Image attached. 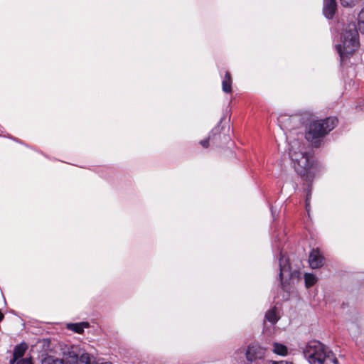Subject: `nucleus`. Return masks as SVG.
<instances>
[{"mask_svg":"<svg viewBox=\"0 0 364 364\" xmlns=\"http://www.w3.org/2000/svg\"><path fill=\"white\" fill-rule=\"evenodd\" d=\"M289 157L296 173L307 181H311L315 175L313 156L306 144L299 140L289 144Z\"/></svg>","mask_w":364,"mask_h":364,"instance_id":"nucleus-1","label":"nucleus"},{"mask_svg":"<svg viewBox=\"0 0 364 364\" xmlns=\"http://www.w3.org/2000/svg\"><path fill=\"white\" fill-rule=\"evenodd\" d=\"M303 353L310 364H338L332 351L319 341L309 342Z\"/></svg>","mask_w":364,"mask_h":364,"instance_id":"nucleus-2","label":"nucleus"},{"mask_svg":"<svg viewBox=\"0 0 364 364\" xmlns=\"http://www.w3.org/2000/svg\"><path fill=\"white\" fill-rule=\"evenodd\" d=\"M338 124L336 117H327L324 119L314 120L306 127V139L314 146L318 147L321 144V139Z\"/></svg>","mask_w":364,"mask_h":364,"instance_id":"nucleus-3","label":"nucleus"},{"mask_svg":"<svg viewBox=\"0 0 364 364\" xmlns=\"http://www.w3.org/2000/svg\"><path fill=\"white\" fill-rule=\"evenodd\" d=\"M341 43L336 46L341 63L348 58L359 46L358 32L355 23H350L343 30L341 36Z\"/></svg>","mask_w":364,"mask_h":364,"instance_id":"nucleus-4","label":"nucleus"},{"mask_svg":"<svg viewBox=\"0 0 364 364\" xmlns=\"http://www.w3.org/2000/svg\"><path fill=\"white\" fill-rule=\"evenodd\" d=\"M279 266L280 269L279 279L282 287L284 289L285 284L290 279L299 278L300 272L298 271L292 272L289 264V259L283 254L282 251L279 252Z\"/></svg>","mask_w":364,"mask_h":364,"instance_id":"nucleus-5","label":"nucleus"},{"mask_svg":"<svg viewBox=\"0 0 364 364\" xmlns=\"http://www.w3.org/2000/svg\"><path fill=\"white\" fill-rule=\"evenodd\" d=\"M266 348L257 345L252 344L248 346L246 350V358L247 364L258 359H262L264 356Z\"/></svg>","mask_w":364,"mask_h":364,"instance_id":"nucleus-6","label":"nucleus"},{"mask_svg":"<svg viewBox=\"0 0 364 364\" xmlns=\"http://www.w3.org/2000/svg\"><path fill=\"white\" fill-rule=\"evenodd\" d=\"M324 258L318 249H313L309 255V262L311 268L316 269L323 266Z\"/></svg>","mask_w":364,"mask_h":364,"instance_id":"nucleus-7","label":"nucleus"},{"mask_svg":"<svg viewBox=\"0 0 364 364\" xmlns=\"http://www.w3.org/2000/svg\"><path fill=\"white\" fill-rule=\"evenodd\" d=\"M336 8L337 4L336 0H323V12L326 18L328 19L333 18Z\"/></svg>","mask_w":364,"mask_h":364,"instance_id":"nucleus-8","label":"nucleus"},{"mask_svg":"<svg viewBox=\"0 0 364 364\" xmlns=\"http://www.w3.org/2000/svg\"><path fill=\"white\" fill-rule=\"evenodd\" d=\"M27 348L28 346L25 343H21L16 346L14 350L13 358L10 360V364H14L16 362L17 363L18 358H21L24 355Z\"/></svg>","mask_w":364,"mask_h":364,"instance_id":"nucleus-9","label":"nucleus"},{"mask_svg":"<svg viewBox=\"0 0 364 364\" xmlns=\"http://www.w3.org/2000/svg\"><path fill=\"white\" fill-rule=\"evenodd\" d=\"M273 352L281 356H286L288 354L287 347L282 343L274 342L273 343Z\"/></svg>","mask_w":364,"mask_h":364,"instance_id":"nucleus-10","label":"nucleus"},{"mask_svg":"<svg viewBox=\"0 0 364 364\" xmlns=\"http://www.w3.org/2000/svg\"><path fill=\"white\" fill-rule=\"evenodd\" d=\"M222 87L223 92L226 93H230L232 91V79L230 74L227 72L225 73V77L222 82Z\"/></svg>","mask_w":364,"mask_h":364,"instance_id":"nucleus-11","label":"nucleus"},{"mask_svg":"<svg viewBox=\"0 0 364 364\" xmlns=\"http://www.w3.org/2000/svg\"><path fill=\"white\" fill-rule=\"evenodd\" d=\"M89 326L88 323L82 322L79 323H68V328L73 331L76 333H81L83 332L85 328H87Z\"/></svg>","mask_w":364,"mask_h":364,"instance_id":"nucleus-12","label":"nucleus"},{"mask_svg":"<svg viewBox=\"0 0 364 364\" xmlns=\"http://www.w3.org/2000/svg\"><path fill=\"white\" fill-rule=\"evenodd\" d=\"M265 318L273 324L276 323L279 318L277 316V308L273 307L269 309L265 314Z\"/></svg>","mask_w":364,"mask_h":364,"instance_id":"nucleus-13","label":"nucleus"},{"mask_svg":"<svg viewBox=\"0 0 364 364\" xmlns=\"http://www.w3.org/2000/svg\"><path fill=\"white\" fill-rule=\"evenodd\" d=\"M63 364H78V356L73 352L69 353L63 360Z\"/></svg>","mask_w":364,"mask_h":364,"instance_id":"nucleus-14","label":"nucleus"},{"mask_svg":"<svg viewBox=\"0 0 364 364\" xmlns=\"http://www.w3.org/2000/svg\"><path fill=\"white\" fill-rule=\"evenodd\" d=\"M305 284L307 288L312 287L317 282L316 277L311 273H306L304 274Z\"/></svg>","mask_w":364,"mask_h":364,"instance_id":"nucleus-15","label":"nucleus"},{"mask_svg":"<svg viewBox=\"0 0 364 364\" xmlns=\"http://www.w3.org/2000/svg\"><path fill=\"white\" fill-rule=\"evenodd\" d=\"M358 29L364 34V9H361L358 16Z\"/></svg>","mask_w":364,"mask_h":364,"instance_id":"nucleus-16","label":"nucleus"},{"mask_svg":"<svg viewBox=\"0 0 364 364\" xmlns=\"http://www.w3.org/2000/svg\"><path fill=\"white\" fill-rule=\"evenodd\" d=\"M78 364H90V357L88 353H84L78 357Z\"/></svg>","mask_w":364,"mask_h":364,"instance_id":"nucleus-17","label":"nucleus"},{"mask_svg":"<svg viewBox=\"0 0 364 364\" xmlns=\"http://www.w3.org/2000/svg\"><path fill=\"white\" fill-rule=\"evenodd\" d=\"M42 364H63V362L59 359H54L52 357H48L42 360Z\"/></svg>","mask_w":364,"mask_h":364,"instance_id":"nucleus-18","label":"nucleus"},{"mask_svg":"<svg viewBox=\"0 0 364 364\" xmlns=\"http://www.w3.org/2000/svg\"><path fill=\"white\" fill-rule=\"evenodd\" d=\"M341 4L343 6L345 7H352L355 6L359 0H340Z\"/></svg>","mask_w":364,"mask_h":364,"instance_id":"nucleus-19","label":"nucleus"},{"mask_svg":"<svg viewBox=\"0 0 364 364\" xmlns=\"http://www.w3.org/2000/svg\"><path fill=\"white\" fill-rule=\"evenodd\" d=\"M16 364H33L31 358H22L17 361Z\"/></svg>","mask_w":364,"mask_h":364,"instance_id":"nucleus-20","label":"nucleus"},{"mask_svg":"<svg viewBox=\"0 0 364 364\" xmlns=\"http://www.w3.org/2000/svg\"><path fill=\"white\" fill-rule=\"evenodd\" d=\"M310 197H311V193L309 192L306 195V210L309 211V199H310Z\"/></svg>","mask_w":364,"mask_h":364,"instance_id":"nucleus-21","label":"nucleus"},{"mask_svg":"<svg viewBox=\"0 0 364 364\" xmlns=\"http://www.w3.org/2000/svg\"><path fill=\"white\" fill-rule=\"evenodd\" d=\"M200 144L204 147L207 148L209 146V139H206L204 140L200 141Z\"/></svg>","mask_w":364,"mask_h":364,"instance_id":"nucleus-22","label":"nucleus"},{"mask_svg":"<svg viewBox=\"0 0 364 364\" xmlns=\"http://www.w3.org/2000/svg\"><path fill=\"white\" fill-rule=\"evenodd\" d=\"M269 364H279V361L270 360Z\"/></svg>","mask_w":364,"mask_h":364,"instance_id":"nucleus-23","label":"nucleus"},{"mask_svg":"<svg viewBox=\"0 0 364 364\" xmlns=\"http://www.w3.org/2000/svg\"><path fill=\"white\" fill-rule=\"evenodd\" d=\"M97 364H112V363L110 362H105V363H97Z\"/></svg>","mask_w":364,"mask_h":364,"instance_id":"nucleus-24","label":"nucleus"},{"mask_svg":"<svg viewBox=\"0 0 364 364\" xmlns=\"http://www.w3.org/2000/svg\"><path fill=\"white\" fill-rule=\"evenodd\" d=\"M271 212L272 214H274L272 208H271Z\"/></svg>","mask_w":364,"mask_h":364,"instance_id":"nucleus-25","label":"nucleus"}]
</instances>
